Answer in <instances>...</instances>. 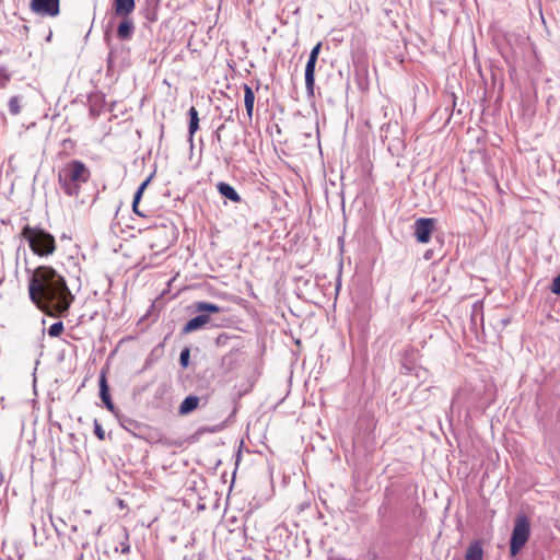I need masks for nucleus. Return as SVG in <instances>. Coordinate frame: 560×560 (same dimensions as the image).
Returning a JSON list of instances; mask_svg holds the SVG:
<instances>
[{
	"mask_svg": "<svg viewBox=\"0 0 560 560\" xmlns=\"http://www.w3.org/2000/svg\"><path fill=\"white\" fill-rule=\"evenodd\" d=\"M30 299L48 315L65 316L74 300L62 276L48 266L35 269L28 283Z\"/></svg>",
	"mask_w": 560,
	"mask_h": 560,
	"instance_id": "1",
	"label": "nucleus"
},
{
	"mask_svg": "<svg viewBox=\"0 0 560 560\" xmlns=\"http://www.w3.org/2000/svg\"><path fill=\"white\" fill-rule=\"evenodd\" d=\"M91 170L80 160L65 163L58 171V184L68 197H78L91 178Z\"/></svg>",
	"mask_w": 560,
	"mask_h": 560,
	"instance_id": "2",
	"label": "nucleus"
},
{
	"mask_svg": "<svg viewBox=\"0 0 560 560\" xmlns=\"http://www.w3.org/2000/svg\"><path fill=\"white\" fill-rule=\"evenodd\" d=\"M493 398L488 395V386L482 382L465 384L453 398V402L467 405V408H483L489 406Z\"/></svg>",
	"mask_w": 560,
	"mask_h": 560,
	"instance_id": "3",
	"label": "nucleus"
},
{
	"mask_svg": "<svg viewBox=\"0 0 560 560\" xmlns=\"http://www.w3.org/2000/svg\"><path fill=\"white\" fill-rule=\"evenodd\" d=\"M21 235L38 256H49L56 250L55 237L40 228L25 225Z\"/></svg>",
	"mask_w": 560,
	"mask_h": 560,
	"instance_id": "4",
	"label": "nucleus"
},
{
	"mask_svg": "<svg viewBox=\"0 0 560 560\" xmlns=\"http://www.w3.org/2000/svg\"><path fill=\"white\" fill-rule=\"evenodd\" d=\"M194 311L197 316L189 319L183 327V334H190L196 330L205 328L211 322V314H217L222 311V307L214 303L198 301L192 304Z\"/></svg>",
	"mask_w": 560,
	"mask_h": 560,
	"instance_id": "5",
	"label": "nucleus"
},
{
	"mask_svg": "<svg viewBox=\"0 0 560 560\" xmlns=\"http://www.w3.org/2000/svg\"><path fill=\"white\" fill-rule=\"evenodd\" d=\"M530 536V522L525 514H518L514 521V527L510 540L512 556L517 555L526 545Z\"/></svg>",
	"mask_w": 560,
	"mask_h": 560,
	"instance_id": "6",
	"label": "nucleus"
},
{
	"mask_svg": "<svg viewBox=\"0 0 560 560\" xmlns=\"http://www.w3.org/2000/svg\"><path fill=\"white\" fill-rule=\"evenodd\" d=\"M435 222L433 218H420L415 221V236L417 242L421 244L429 243Z\"/></svg>",
	"mask_w": 560,
	"mask_h": 560,
	"instance_id": "7",
	"label": "nucleus"
},
{
	"mask_svg": "<svg viewBox=\"0 0 560 560\" xmlns=\"http://www.w3.org/2000/svg\"><path fill=\"white\" fill-rule=\"evenodd\" d=\"M59 0H31V10L40 16H57L59 14Z\"/></svg>",
	"mask_w": 560,
	"mask_h": 560,
	"instance_id": "8",
	"label": "nucleus"
},
{
	"mask_svg": "<svg viewBox=\"0 0 560 560\" xmlns=\"http://www.w3.org/2000/svg\"><path fill=\"white\" fill-rule=\"evenodd\" d=\"M100 385V397L105 405L106 409L112 412L115 417H119V410L114 405L110 393H109V386L106 378V373L102 371L98 380Z\"/></svg>",
	"mask_w": 560,
	"mask_h": 560,
	"instance_id": "9",
	"label": "nucleus"
},
{
	"mask_svg": "<svg viewBox=\"0 0 560 560\" xmlns=\"http://www.w3.org/2000/svg\"><path fill=\"white\" fill-rule=\"evenodd\" d=\"M114 14L117 18H127L136 9L135 0H114L113 2Z\"/></svg>",
	"mask_w": 560,
	"mask_h": 560,
	"instance_id": "10",
	"label": "nucleus"
},
{
	"mask_svg": "<svg viewBox=\"0 0 560 560\" xmlns=\"http://www.w3.org/2000/svg\"><path fill=\"white\" fill-rule=\"evenodd\" d=\"M120 19H121V22L119 23V25L117 27V37L120 40H129V39H131V37L135 33V30H136L135 22L129 16L120 18Z\"/></svg>",
	"mask_w": 560,
	"mask_h": 560,
	"instance_id": "11",
	"label": "nucleus"
},
{
	"mask_svg": "<svg viewBox=\"0 0 560 560\" xmlns=\"http://www.w3.org/2000/svg\"><path fill=\"white\" fill-rule=\"evenodd\" d=\"M316 62L317 60L308 58L305 67V88L308 96H314Z\"/></svg>",
	"mask_w": 560,
	"mask_h": 560,
	"instance_id": "12",
	"label": "nucleus"
},
{
	"mask_svg": "<svg viewBox=\"0 0 560 560\" xmlns=\"http://www.w3.org/2000/svg\"><path fill=\"white\" fill-rule=\"evenodd\" d=\"M218 191L226 199L233 202H241L242 198L237 191L228 183L220 182L217 185Z\"/></svg>",
	"mask_w": 560,
	"mask_h": 560,
	"instance_id": "13",
	"label": "nucleus"
},
{
	"mask_svg": "<svg viewBox=\"0 0 560 560\" xmlns=\"http://www.w3.org/2000/svg\"><path fill=\"white\" fill-rule=\"evenodd\" d=\"M199 401H200L199 397H197L195 395L187 396L180 402V405L178 407L179 415H188V413L192 412L194 410H196L198 408Z\"/></svg>",
	"mask_w": 560,
	"mask_h": 560,
	"instance_id": "14",
	"label": "nucleus"
},
{
	"mask_svg": "<svg viewBox=\"0 0 560 560\" xmlns=\"http://www.w3.org/2000/svg\"><path fill=\"white\" fill-rule=\"evenodd\" d=\"M152 178V175L149 176L144 182L141 183V185L138 187L137 191L135 192L133 200H132V210L139 217H145V214L139 210V202L142 198L143 191L149 185L150 180Z\"/></svg>",
	"mask_w": 560,
	"mask_h": 560,
	"instance_id": "15",
	"label": "nucleus"
},
{
	"mask_svg": "<svg viewBox=\"0 0 560 560\" xmlns=\"http://www.w3.org/2000/svg\"><path fill=\"white\" fill-rule=\"evenodd\" d=\"M189 124H188V133H189V142L192 143L194 135L199 129V117L198 110L196 107L191 106L188 110Z\"/></svg>",
	"mask_w": 560,
	"mask_h": 560,
	"instance_id": "16",
	"label": "nucleus"
},
{
	"mask_svg": "<svg viewBox=\"0 0 560 560\" xmlns=\"http://www.w3.org/2000/svg\"><path fill=\"white\" fill-rule=\"evenodd\" d=\"M255 103V93L248 84H244V104L246 114L252 119Z\"/></svg>",
	"mask_w": 560,
	"mask_h": 560,
	"instance_id": "17",
	"label": "nucleus"
},
{
	"mask_svg": "<svg viewBox=\"0 0 560 560\" xmlns=\"http://www.w3.org/2000/svg\"><path fill=\"white\" fill-rule=\"evenodd\" d=\"M482 547L479 541L471 542L465 555V560H482Z\"/></svg>",
	"mask_w": 560,
	"mask_h": 560,
	"instance_id": "18",
	"label": "nucleus"
},
{
	"mask_svg": "<svg viewBox=\"0 0 560 560\" xmlns=\"http://www.w3.org/2000/svg\"><path fill=\"white\" fill-rule=\"evenodd\" d=\"M241 352V347L238 345H235L229 353H226L222 358V364L223 366H226L229 370L233 368L234 361L236 355Z\"/></svg>",
	"mask_w": 560,
	"mask_h": 560,
	"instance_id": "19",
	"label": "nucleus"
},
{
	"mask_svg": "<svg viewBox=\"0 0 560 560\" xmlns=\"http://www.w3.org/2000/svg\"><path fill=\"white\" fill-rule=\"evenodd\" d=\"M21 98L20 96H12L9 100V112L11 115L16 116L21 113Z\"/></svg>",
	"mask_w": 560,
	"mask_h": 560,
	"instance_id": "20",
	"label": "nucleus"
},
{
	"mask_svg": "<svg viewBox=\"0 0 560 560\" xmlns=\"http://www.w3.org/2000/svg\"><path fill=\"white\" fill-rule=\"evenodd\" d=\"M238 339H240L238 336H230L225 332H222L215 338V345L218 347H225L230 343L231 340H238Z\"/></svg>",
	"mask_w": 560,
	"mask_h": 560,
	"instance_id": "21",
	"label": "nucleus"
},
{
	"mask_svg": "<svg viewBox=\"0 0 560 560\" xmlns=\"http://www.w3.org/2000/svg\"><path fill=\"white\" fill-rule=\"evenodd\" d=\"M63 331V323L56 322L48 328V335L50 337H59Z\"/></svg>",
	"mask_w": 560,
	"mask_h": 560,
	"instance_id": "22",
	"label": "nucleus"
},
{
	"mask_svg": "<svg viewBox=\"0 0 560 560\" xmlns=\"http://www.w3.org/2000/svg\"><path fill=\"white\" fill-rule=\"evenodd\" d=\"M190 358V349L185 347L179 354V364L182 368L186 369L189 365Z\"/></svg>",
	"mask_w": 560,
	"mask_h": 560,
	"instance_id": "23",
	"label": "nucleus"
},
{
	"mask_svg": "<svg viewBox=\"0 0 560 560\" xmlns=\"http://www.w3.org/2000/svg\"><path fill=\"white\" fill-rule=\"evenodd\" d=\"M94 434L97 436L98 440H105V431L103 430L101 423L96 419L94 420Z\"/></svg>",
	"mask_w": 560,
	"mask_h": 560,
	"instance_id": "24",
	"label": "nucleus"
},
{
	"mask_svg": "<svg viewBox=\"0 0 560 560\" xmlns=\"http://www.w3.org/2000/svg\"><path fill=\"white\" fill-rule=\"evenodd\" d=\"M550 290L552 293L560 295V273L553 278Z\"/></svg>",
	"mask_w": 560,
	"mask_h": 560,
	"instance_id": "25",
	"label": "nucleus"
},
{
	"mask_svg": "<svg viewBox=\"0 0 560 560\" xmlns=\"http://www.w3.org/2000/svg\"><path fill=\"white\" fill-rule=\"evenodd\" d=\"M322 49V42L317 43L311 50L308 58L311 59H318L319 52Z\"/></svg>",
	"mask_w": 560,
	"mask_h": 560,
	"instance_id": "26",
	"label": "nucleus"
},
{
	"mask_svg": "<svg viewBox=\"0 0 560 560\" xmlns=\"http://www.w3.org/2000/svg\"><path fill=\"white\" fill-rule=\"evenodd\" d=\"M9 80L10 74L7 72L4 68H0V85L4 86Z\"/></svg>",
	"mask_w": 560,
	"mask_h": 560,
	"instance_id": "27",
	"label": "nucleus"
},
{
	"mask_svg": "<svg viewBox=\"0 0 560 560\" xmlns=\"http://www.w3.org/2000/svg\"><path fill=\"white\" fill-rule=\"evenodd\" d=\"M415 375L418 378L425 380L428 377V375H429V371L427 369H423V368L419 366V368L416 369Z\"/></svg>",
	"mask_w": 560,
	"mask_h": 560,
	"instance_id": "28",
	"label": "nucleus"
},
{
	"mask_svg": "<svg viewBox=\"0 0 560 560\" xmlns=\"http://www.w3.org/2000/svg\"><path fill=\"white\" fill-rule=\"evenodd\" d=\"M224 128H225V125H224V124H221V125L217 128V130H215L214 136H215V139H217V141H218L219 143H221V141H222V135H221V132L224 130Z\"/></svg>",
	"mask_w": 560,
	"mask_h": 560,
	"instance_id": "29",
	"label": "nucleus"
},
{
	"mask_svg": "<svg viewBox=\"0 0 560 560\" xmlns=\"http://www.w3.org/2000/svg\"><path fill=\"white\" fill-rule=\"evenodd\" d=\"M90 114L93 118H96L100 115V109L96 107V103L91 104Z\"/></svg>",
	"mask_w": 560,
	"mask_h": 560,
	"instance_id": "30",
	"label": "nucleus"
},
{
	"mask_svg": "<svg viewBox=\"0 0 560 560\" xmlns=\"http://www.w3.org/2000/svg\"><path fill=\"white\" fill-rule=\"evenodd\" d=\"M386 511H387V504L383 503V504L378 508V511H377L378 516H383V515H385Z\"/></svg>",
	"mask_w": 560,
	"mask_h": 560,
	"instance_id": "31",
	"label": "nucleus"
},
{
	"mask_svg": "<svg viewBox=\"0 0 560 560\" xmlns=\"http://www.w3.org/2000/svg\"><path fill=\"white\" fill-rule=\"evenodd\" d=\"M121 545H122L121 553H124V555H128V553L130 552V546H129V544L124 542V544H121Z\"/></svg>",
	"mask_w": 560,
	"mask_h": 560,
	"instance_id": "32",
	"label": "nucleus"
},
{
	"mask_svg": "<svg viewBox=\"0 0 560 560\" xmlns=\"http://www.w3.org/2000/svg\"><path fill=\"white\" fill-rule=\"evenodd\" d=\"M62 145H63L65 148H67V147L72 148V147L74 145V142H73L70 138H68V139H65V140L62 141Z\"/></svg>",
	"mask_w": 560,
	"mask_h": 560,
	"instance_id": "33",
	"label": "nucleus"
},
{
	"mask_svg": "<svg viewBox=\"0 0 560 560\" xmlns=\"http://www.w3.org/2000/svg\"><path fill=\"white\" fill-rule=\"evenodd\" d=\"M163 232H166V226H161V228L153 230V233H155V234H161Z\"/></svg>",
	"mask_w": 560,
	"mask_h": 560,
	"instance_id": "34",
	"label": "nucleus"
},
{
	"mask_svg": "<svg viewBox=\"0 0 560 560\" xmlns=\"http://www.w3.org/2000/svg\"><path fill=\"white\" fill-rule=\"evenodd\" d=\"M480 312L481 313V310L480 307H477L476 305L474 306V313H472V322L476 320V317H477V313Z\"/></svg>",
	"mask_w": 560,
	"mask_h": 560,
	"instance_id": "35",
	"label": "nucleus"
},
{
	"mask_svg": "<svg viewBox=\"0 0 560 560\" xmlns=\"http://www.w3.org/2000/svg\"><path fill=\"white\" fill-rule=\"evenodd\" d=\"M232 160H233V156L231 154H228L224 156V162L228 165L232 162Z\"/></svg>",
	"mask_w": 560,
	"mask_h": 560,
	"instance_id": "36",
	"label": "nucleus"
},
{
	"mask_svg": "<svg viewBox=\"0 0 560 560\" xmlns=\"http://www.w3.org/2000/svg\"><path fill=\"white\" fill-rule=\"evenodd\" d=\"M424 258L427 260L431 259L432 258V250H427L425 254H424Z\"/></svg>",
	"mask_w": 560,
	"mask_h": 560,
	"instance_id": "37",
	"label": "nucleus"
},
{
	"mask_svg": "<svg viewBox=\"0 0 560 560\" xmlns=\"http://www.w3.org/2000/svg\"><path fill=\"white\" fill-rule=\"evenodd\" d=\"M161 250H164L168 247V241H165L163 244L160 245Z\"/></svg>",
	"mask_w": 560,
	"mask_h": 560,
	"instance_id": "38",
	"label": "nucleus"
},
{
	"mask_svg": "<svg viewBox=\"0 0 560 560\" xmlns=\"http://www.w3.org/2000/svg\"><path fill=\"white\" fill-rule=\"evenodd\" d=\"M112 63V54H109V57H108V66Z\"/></svg>",
	"mask_w": 560,
	"mask_h": 560,
	"instance_id": "39",
	"label": "nucleus"
},
{
	"mask_svg": "<svg viewBox=\"0 0 560 560\" xmlns=\"http://www.w3.org/2000/svg\"><path fill=\"white\" fill-rule=\"evenodd\" d=\"M402 368H405L406 370L410 371L411 368H408L406 364H402Z\"/></svg>",
	"mask_w": 560,
	"mask_h": 560,
	"instance_id": "40",
	"label": "nucleus"
},
{
	"mask_svg": "<svg viewBox=\"0 0 560 560\" xmlns=\"http://www.w3.org/2000/svg\"><path fill=\"white\" fill-rule=\"evenodd\" d=\"M150 246H151V248H154L156 246V244L151 243Z\"/></svg>",
	"mask_w": 560,
	"mask_h": 560,
	"instance_id": "41",
	"label": "nucleus"
}]
</instances>
